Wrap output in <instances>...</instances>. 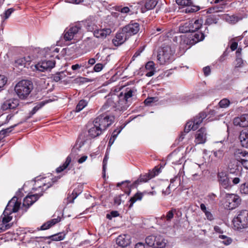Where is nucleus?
Segmentation results:
<instances>
[{
	"label": "nucleus",
	"instance_id": "6e6d98bb",
	"mask_svg": "<svg viewBox=\"0 0 248 248\" xmlns=\"http://www.w3.org/2000/svg\"><path fill=\"white\" fill-rule=\"evenodd\" d=\"M207 25H211L212 24H216L217 23V19L212 16H209L205 22Z\"/></svg>",
	"mask_w": 248,
	"mask_h": 248
},
{
	"label": "nucleus",
	"instance_id": "f3484780",
	"mask_svg": "<svg viewBox=\"0 0 248 248\" xmlns=\"http://www.w3.org/2000/svg\"><path fill=\"white\" fill-rule=\"evenodd\" d=\"M206 140V131L204 128L198 130L195 135V142L196 144H203Z\"/></svg>",
	"mask_w": 248,
	"mask_h": 248
},
{
	"label": "nucleus",
	"instance_id": "69168bd1",
	"mask_svg": "<svg viewBox=\"0 0 248 248\" xmlns=\"http://www.w3.org/2000/svg\"><path fill=\"white\" fill-rule=\"evenodd\" d=\"M242 117L243 118L244 123L243 124V125H246V127L248 126V114H244L242 115Z\"/></svg>",
	"mask_w": 248,
	"mask_h": 248
},
{
	"label": "nucleus",
	"instance_id": "39448f33",
	"mask_svg": "<svg viewBox=\"0 0 248 248\" xmlns=\"http://www.w3.org/2000/svg\"><path fill=\"white\" fill-rule=\"evenodd\" d=\"M233 227L235 230H241L248 228V210L238 211L232 220Z\"/></svg>",
	"mask_w": 248,
	"mask_h": 248
},
{
	"label": "nucleus",
	"instance_id": "ea45409f",
	"mask_svg": "<svg viewBox=\"0 0 248 248\" xmlns=\"http://www.w3.org/2000/svg\"><path fill=\"white\" fill-rule=\"evenodd\" d=\"M197 129V126L195 125V124L192 121H190L186 124L184 129V132L186 133H188L191 130H196Z\"/></svg>",
	"mask_w": 248,
	"mask_h": 248
},
{
	"label": "nucleus",
	"instance_id": "c9c22d12",
	"mask_svg": "<svg viewBox=\"0 0 248 248\" xmlns=\"http://www.w3.org/2000/svg\"><path fill=\"white\" fill-rule=\"evenodd\" d=\"M142 195L141 193H137L135 195L131 197L129 201V204L128 205L129 208L132 207L133 204L138 200H141Z\"/></svg>",
	"mask_w": 248,
	"mask_h": 248
},
{
	"label": "nucleus",
	"instance_id": "0eeeda50",
	"mask_svg": "<svg viewBox=\"0 0 248 248\" xmlns=\"http://www.w3.org/2000/svg\"><path fill=\"white\" fill-rule=\"evenodd\" d=\"M114 117L112 115H110L107 112L102 113L97 116L94 120L93 122L100 128L103 131H104L108 126H109L113 122Z\"/></svg>",
	"mask_w": 248,
	"mask_h": 248
},
{
	"label": "nucleus",
	"instance_id": "774afa93",
	"mask_svg": "<svg viewBox=\"0 0 248 248\" xmlns=\"http://www.w3.org/2000/svg\"><path fill=\"white\" fill-rule=\"evenodd\" d=\"M203 71L205 76H208L210 75L211 72L210 68L209 66H206L203 68Z\"/></svg>",
	"mask_w": 248,
	"mask_h": 248
},
{
	"label": "nucleus",
	"instance_id": "72a5a7b5",
	"mask_svg": "<svg viewBox=\"0 0 248 248\" xmlns=\"http://www.w3.org/2000/svg\"><path fill=\"white\" fill-rule=\"evenodd\" d=\"M71 162V157L69 155L67 157L65 162L62 166L57 168L56 172L59 173L66 169L69 165Z\"/></svg>",
	"mask_w": 248,
	"mask_h": 248
},
{
	"label": "nucleus",
	"instance_id": "ddd939ff",
	"mask_svg": "<svg viewBox=\"0 0 248 248\" xmlns=\"http://www.w3.org/2000/svg\"><path fill=\"white\" fill-rule=\"evenodd\" d=\"M140 30V25L138 23L131 21L130 23L125 26V41L127 36L136 34Z\"/></svg>",
	"mask_w": 248,
	"mask_h": 248
},
{
	"label": "nucleus",
	"instance_id": "393cba45",
	"mask_svg": "<svg viewBox=\"0 0 248 248\" xmlns=\"http://www.w3.org/2000/svg\"><path fill=\"white\" fill-rule=\"evenodd\" d=\"M222 18L226 22L230 24H234L237 23L239 20L241 19V18L235 15L230 16L229 15H224L222 16Z\"/></svg>",
	"mask_w": 248,
	"mask_h": 248
},
{
	"label": "nucleus",
	"instance_id": "2f4dec72",
	"mask_svg": "<svg viewBox=\"0 0 248 248\" xmlns=\"http://www.w3.org/2000/svg\"><path fill=\"white\" fill-rule=\"evenodd\" d=\"M48 71H50L55 65V61L54 60H45L40 61Z\"/></svg>",
	"mask_w": 248,
	"mask_h": 248
},
{
	"label": "nucleus",
	"instance_id": "b1692460",
	"mask_svg": "<svg viewBox=\"0 0 248 248\" xmlns=\"http://www.w3.org/2000/svg\"><path fill=\"white\" fill-rule=\"evenodd\" d=\"M157 3V0H147L144 5V7L141 9V12L144 13L147 10H151L154 8Z\"/></svg>",
	"mask_w": 248,
	"mask_h": 248
},
{
	"label": "nucleus",
	"instance_id": "473e14b6",
	"mask_svg": "<svg viewBox=\"0 0 248 248\" xmlns=\"http://www.w3.org/2000/svg\"><path fill=\"white\" fill-rule=\"evenodd\" d=\"M71 162V157L69 155L67 157L65 162L62 166L57 168L56 172L59 173L66 169L69 165Z\"/></svg>",
	"mask_w": 248,
	"mask_h": 248
},
{
	"label": "nucleus",
	"instance_id": "0e129e2a",
	"mask_svg": "<svg viewBox=\"0 0 248 248\" xmlns=\"http://www.w3.org/2000/svg\"><path fill=\"white\" fill-rule=\"evenodd\" d=\"M223 155V150L220 149L217 151L214 152V155H215V156H216L218 158H220V157H222Z\"/></svg>",
	"mask_w": 248,
	"mask_h": 248
},
{
	"label": "nucleus",
	"instance_id": "5fc2aeb1",
	"mask_svg": "<svg viewBox=\"0 0 248 248\" xmlns=\"http://www.w3.org/2000/svg\"><path fill=\"white\" fill-rule=\"evenodd\" d=\"M119 215L118 211H112L110 213L107 214L106 215V217L111 220L112 217H118Z\"/></svg>",
	"mask_w": 248,
	"mask_h": 248
},
{
	"label": "nucleus",
	"instance_id": "3c124183",
	"mask_svg": "<svg viewBox=\"0 0 248 248\" xmlns=\"http://www.w3.org/2000/svg\"><path fill=\"white\" fill-rule=\"evenodd\" d=\"M87 102L83 100L79 101L78 103L76 106V110L77 112H79L81 110L87 105Z\"/></svg>",
	"mask_w": 248,
	"mask_h": 248
},
{
	"label": "nucleus",
	"instance_id": "680f3d73",
	"mask_svg": "<svg viewBox=\"0 0 248 248\" xmlns=\"http://www.w3.org/2000/svg\"><path fill=\"white\" fill-rule=\"evenodd\" d=\"M156 100V98L155 97H148L144 100V102L146 105L149 106L150 105L151 103H153Z\"/></svg>",
	"mask_w": 248,
	"mask_h": 248
},
{
	"label": "nucleus",
	"instance_id": "8fccbe9b",
	"mask_svg": "<svg viewBox=\"0 0 248 248\" xmlns=\"http://www.w3.org/2000/svg\"><path fill=\"white\" fill-rule=\"evenodd\" d=\"M127 90L128 88L126 89V92L125 93V102L131 103L133 91L131 89Z\"/></svg>",
	"mask_w": 248,
	"mask_h": 248
},
{
	"label": "nucleus",
	"instance_id": "7ed1b4c3",
	"mask_svg": "<svg viewBox=\"0 0 248 248\" xmlns=\"http://www.w3.org/2000/svg\"><path fill=\"white\" fill-rule=\"evenodd\" d=\"M158 173V170L154 169L147 173L140 175V178L137 180H136L132 183L128 180L125 181V193L129 195L131 192V190L137 187L140 183L147 182L148 180L154 178Z\"/></svg>",
	"mask_w": 248,
	"mask_h": 248
},
{
	"label": "nucleus",
	"instance_id": "79ce46f5",
	"mask_svg": "<svg viewBox=\"0 0 248 248\" xmlns=\"http://www.w3.org/2000/svg\"><path fill=\"white\" fill-rule=\"evenodd\" d=\"M219 238L220 239L221 242L225 245H229L232 242V239L230 237L224 235H219Z\"/></svg>",
	"mask_w": 248,
	"mask_h": 248
},
{
	"label": "nucleus",
	"instance_id": "09e8293b",
	"mask_svg": "<svg viewBox=\"0 0 248 248\" xmlns=\"http://www.w3.org/2000/svg\"><path fill=\"white\" fill-rule=\"evenodd\" d=\"M137 13V9L133 5H130L129 7L125 6V13H128L130 15Z\"/></svg>",
	"mask_w": 248,
	"mask_h": 248
},
{
	"label": "nucleus",
	"instance_id": "dca6fc26",
	"mask_svg": "<svg viewBox=\"0 0 248 248\" xmlns=\"http://www.w3.org/2000/svg\"><path fill=\"white\" fill-rule=\"evenodd\" d=\"M218 177L219 184L223 188L229 189L232 187L231 181L225 172L218 173Z\"/></svg>",
	"mask_w": 248,
	"mask_h": 248
},
{
	"label": "nucleus",
	"instance_id": "4be33fe9",
	"mask_svg": "<svg viewBox=\"0 0 248 248\" xmlns=\"http://www.w3.org/2000/svg\"><path fill=\"white\" fill-rule=\"evenodd\" d=\"M154 248H163L165 247L167 241L160 235H155Z\"/></svg>",
	"mask_w": 248,
	"mask_h": 248
},
{
	"label": "nucleus",
	"instance_id": "e2e57ef3",
	"mask_svg": "<svg viewBox=\"0 0 248 248\" xmlns=\"http://www.w3.org/2000/svg\"><path fill=\"white\" fill-rule=\"evenodd\" d=\"M104 65L101 63H98L95 65L93 69L95 72H100L103 68Z\"/></svg>",
	"mask_w": 248,
	"mask_h": 248
},
{
	"label": "nucleus",
	"instance_id": "f8f14e48",
	"mask_svg": "<svg viewBox=\"0 0 248 248\" xmlns=\"http://www.w3.org/2000/svg\"><path fill=\"white\" fill-rule=\"evenodd\" d=\"M88 129V136L91 138H95L101 135L103 131L101 128L97 126V125L93 122L92 123L88 124L87 126Z\"/></svg>",
	"mask_w": 248,
	"mask_h": 248
},
{
	"label": "nucleus",
	"instance_id": "bf43d9fd",
	"mask_svg": "<svg viewBox=\"0 0 248 248\" xmlns=\"http://www.w3.org/2000/svg\"><path fill=\"white\" fill-rule=\"evenodd\" d=\"M243 64V60L241 57H236L235 60V67H240L242 66Z\"/></svg>",
	"mask_w": 248,
	"mask_h": 248
},
{
	"label": "nucleus",
	"instance_id": "f704fd0d",
	"mask_svg": "<svg viewBox=\"0 0 248 248\" xmlns=\"http://www.w3.org/2000/svg\"><path fill=\"white\" fill-rule=\"evenodd\" d=\"M58 178H53L51 179L50 182H48L47 183H43V186H39L37 188H34L35 190H37L38 189H41L42 190L45 189L46 190L48 188L52 186L54 183L56 182L58 180Z\"/></svg>",
	"mask_w": 248,
	"mask_h": 248
},
{
	"label": "nucleus",
	"instance_id": "c03bdc74",
	"mask_svg": "<svg viewBox=\"0 0 248 248\" xmlns=\"http://www.w3.org/2000/svg\"><path fill=\"white\" fill-rule=\"evenodd\" d=\"M45 103L44 102H41L35 106L32 109L29 113V118L31 117L33 114H34L40 108L44 106Z\"/></svg>",
	"mask_w": 248,
	"mask_h": 248
},
{
	"label": "nucleus",
	"instance_id": "7c9ffc66",
	"mask_svg": "<svg viewBox=\"0 0 248 248\" xmlns=\"http://www.w3.org/2000/svg\"><path fill=\"white\" fill-rule=\"evenodd\" d=\"M10 215L11 214H9L7 215H6V214L4 215V211L3 212L2 214V220L1 222H0V227H1L2 226H3L4 227V226L7 225H9V229L12 227L13 223H8L12 219V217L10 216Z\"/></svg>",
	"mask_w": 248,
	"mask_h": 248
},
{
	"label": "nucleus",
	"instance_id": "052dcab7",
	"mask_svg": "<svg viewBox=\"0 0 248 248\" xmlns=\"http://www.w3.org/2000/svg\"><path fill=\"white\" fill-rule=\"evenodd\" d=\"M43 195V193H36L33 195H30L31 199L34 203L40 197Z\"/></svg>",
	"mask_w": 248,
	"mask_h": 248
},
{
	"label": "nucleus",
	"instance_id": "49530a36",
	"mask_svg": "<svg viewBox=\"0 0 248 248\" xmlns=\"http://www.w3.org/2000/svg\"><path fill=\"white\" fill-rule=\"evenodd\" d=\"M244 123V119L242 115H241L240 117L235 118L233 120V124L236 126L245 127H246V125H243Z\"/></svg>",
	"mask_w": 248,
	"mask_h": 248
},
{
	"label": "nucleus",
	"instance_id": "9d476101",
	"mask_svg": "<svg viewBox=\"0 0 248 248\" xmlns=\"http://www.w3.org/2000/svg\"><path fill=\"white\" fill-rule=\"evenodd\" d=\"M234 156L236 159L246 169L248 170V152L241 149L235 150Z\"/></svg>",
	"mask_w": 248,
	"mask_h": 248
},
{
	"label": "nucleus",
	"instance_id": "2eb2a0df",
	"mask_svg": "<svg viewBox=\"0 0 248 248\" xmlns=\"http://www.w3.org/2000/svg\"><path fill=\"white\" fill-rule=\"evenodd\" d=\"M19 105V101L17 99L12 98L5 101L1 106V109L6 111L14 109Z\"/></svg>",
	"mask_w": 248,
	"mask_h": 248
},
{
	"label": "nucleus",
	"instance_id": "aec40b11",
	"mask_svg": "<svg viewBox=\"0 0 248 248\" xmlns=\"http://www.w3.org/2000/svg\"><path fill=\"white\" fill-rule=\"evenodd\" d=\"M239 140L241 145L246 148H248V130H242L239 135Z\"/></svg>",
	"mask_w": 248,
	"mask_h": 248
},
{
	"label": "nucleus",
	"instance_id": "c85d7f7f",
	"mask_svg": "<svg viewBox=\"0 0 248 248\" xmlns=\"http://www.w3.org/2000/svg\"><path fill=\"white\" fill-rule=\"evenodd\" d=\"M33 204V202L30 195L27 196L23 200L21 209L24 210V212H26L27 209Z\"/></svg>",
	"mask_w": 248,
	"mask_h": 248
},
{
	"label": "nucleus",
	"instance_id": "20e7f679",
	"mask_svg": "<svg viewBox=\"0 0 248 248\" xmlns=\"http://www.w3.org/2000/svg\"><path fill=\"white\" fill-rule=\"evenodd\" d=\"M33 89V85L31 81L29 80H22L18 82L15 87V91L22 100L26 99Z\"/></svg>",
	"mask_w": 248,
	"mask_h": 248
},
{
	"label": "nucleus",
	"instance_id": "6e6552de",
	"mask_svg": "<svg viewBox=\"0 0 248 248\" xmlns=\"http://www.w3.org/2000/svg\"><path fill=\"white\" fill-rule=\"evenodd\" d=\"M241 200L239 196L234 194L226 193L224 197V205L229 210H233L241 203Z\"/></svg>",
	"mask_w": 248,
	"mask_h": 248
},
{
	"label": "nucleus",
	"instance_id": "a18cd8bd",
	"mask_svg": "<svg viewBox=\"0 0 248 248\" xmlns=\"http://www.w3.org/2000/svg\"><path fill=\"white\" fill-rule=\"evenodd\" d=\"M33 71L41 72H45L48 71L47 70L44 66V65L41 62H38L37 64H36L34 65V68L33 69Z\"/></svg>",
	"mask_w": 248,
	"mask_h": 248
},
{
	"label": "nucleus",
	"instance_id": "c756f323",
	"mask_svg": "<svg viewBox=\"0 0 248 248\" xmlns=\"http://www.w3.org/2000/svg\"><path fill=\"white\" fill-rule=\"evenodd\" d=\"M31 62L30 57H23L17 59L15 61L14 65L16 67L23 66L25 67L27 62Z\"/></svg>",
	"mask_w": 248,
	"mask_h": 248
},
{
	"label": "nucleus",
	"instance_id": "f03ea898",
	"mask_svg": "<svg viewBox=\"0 0 248 248\" xmlns=\"http://www.w3.org/2000/svg\"><path fill=\"white\" fill-rule=\"evenodd\" d=\"M124 81H122L113 90V94L115 96L112 99L108 98L102 107V109L107 112L111 109L117 108V109L123 110L124 108Z\"/></svg>",
	"mask_w": 248,
	"mask_h": 248
},
{
	"label": "nucleus",
	"instance_id": "e433bc0d",
	"mask_svg": "<svg viewBox=\"0 0 248 248\" xmlns=\"http://www.w3.org/2000/svg\"><path fill=\"white\" fill-rule=\"evenodd\" d=\"M115 248H124V235H120L116 239V245Z\"/></svg>",
	"mask_w": 248,
	"mask_h": 248
},
{
	"label": "nucleus",
	"instance_id": "de8ad7c7",
	"mask_svg": "<svg viewBox=\"0 0 248 248\" xmlns=\"http://www.w3.org/2000/svg\"><path fill=\"white\" fill-rule=\"evenodd\" d=\"M189 21L186 22L184 25H181L179 27V31L183 32H191V30L189 28Z\"/></svg>",
	"mask_w": 248,
	"mask_h": 248
},
{
	"label": "nucleus",
	"instance_id": "a211bd4d",
	"mask_svg": "<svg viewBox=\"0 0 248 248\" xmlns=\"http://www.w3.org/2000/svg\"><path fill=\"white\" fill-rule=\"evenodd\" d=\"M93 32L94 36L100 39H104L111 32V30L110 28L99 29L96 28Z\"/></svg>",
	"mask_w": 248,
	"mask_h": 248
},
{
	"label": "nucleus",
	"instance_id": "4468645a",
	"mask_svg": "<svg viewBox=\"0 0 248 248\" xmlns=\"http://www.w3.org/2000/svg\"><path fill=\"white\" fill-rule=\"evenodd\" d=\"M81 30L80 27L76 25L66 29L63 33V38L65 41H71Z\"/></svg>",
	"mask_w": 248,
	"mask_h": 248
},
{
	"label": "nucleus",
	"instance_id": "9b49d317",
	"mask_svg": "<svg viewBox=\"0 0 248 248\" xmlns=\"http://www.w3.org/2000/svg\"><path fill=\"white\" fill-rule=\"evenodd\" d=\"M176 2L182 7L186 8L185 10L186 13H194L200 10V7L194 5L191 0H176Z\"/></svg>",
	"mask_w": 248,
	"mask_h": 248
},
{
	"label": "nucleus",
	"instance_id": "5701e85b",
	"mask_svg": "<svg viewBox=\"0 0 248 248\" xmlns=\"http://www.w3.org/2000/svg\"><path fill=\"white\" fill-rule=\"evenodd\" d=\"M145 69L147 71L146 76L148 77L153 76L155 73V63L153 61L147 62L145 65Z\"/></svg>",
	"mask_w": 248,
	"mask_h": 248
},
{
	"label": "nucleus",
	"instance_id": "bb28decb",
	"mask_svg": "<svg viewBox=\"0 0 248 248\" xmlns=\"http://www.w3.org/2000/svg\"><path fill=\"white\" fill-rule=\"evenodd\" d=\"M124 33L121 32L117 33L115 37L112 40V43L115 46H119L122 45L124 43L123 37Z\"/></svg>",
	"mask_w": 248,
	"mask_h": 248
},
{
	"label": "nucleus",
	"instance_id": "603ef678",
	"mask_svg": "<svg viewBox=\"0 0 248 248\" xmlns=\"http://www.w3.org/2000/svg\"><path fill=\"white\" fill-rule=\"evenodd\" d=\"M240 192L242 194H248V182L245 183L241 185Z\"/></svg>",
	"mask_w": 248,
	"mask_h": 248
},
{
	"label": "nucleus",
	"instance_id": "f257e3e1",
	"mask_svg": "<svg viewBox=\"0 0 248 248\" xmlns=\"http://www.w3.org/2000/svg\"><path fill=\"white\" fill-rule=\"evenodd\" d=\"M191 33L181 36V44L186 45L189 48L198 42L202 41L204 38V34L201 32H195L202 25L201 19H191L189 21Z\"/></svg>",
	"mask_w": 248,
	"mask_h": 248
},
{
	"label": "nucleus",
	"instance_id": "4d7b16f0",
	"mask_svg": "<svg viewBox=\"0 0 248 248\" xmlns=\"http://www.w3.org/2000/svg\"><path fill=\"white\" fill-rule=\"evenodd\" d=\"M15 11V9L13 8H9L7 9L5 12H4V16L3 17V19H7L9 18V17L10 16L11 14Z\"/></svg>",
	"mask_w": 248,
	"mask_h": 248
},
{
	"label": "nucleus",
	"instance_id": "6ab92c4d",
	"mask_svg": "<svg viewBox=\"0 0 248 248\" xmlns=\"http://www.w3.org/2000/svg\"><path fill=\"white\" fill-rule=\"evenodd\" d=\"M85 26L88 31L92 32L98 28L97 21L93 16H90L86 20Z\"/></svg>",
	"mask_w": 248,
	"mask_h": 248
},
{
	"label": "nucleus",
	"instance_id": "a878e982",
	"mask_svg": "<svg viewBox=\"0 0 248 248\" xmlns=\"http://www.w3.org/2000/svg\"><path fill=\"white\" fill-rule=\"evenodd\" d=\"M207 116L206 114L204 112H200L197 115L194 117V120L192 121L195 124V125L197 126V128H199L200 124L202 123L203 120L205 119Z\"/></svg>",
	"mask_w": 248,
	"mask_h": 248
},
{
	"label": "nucleus",
	"instance_id": "58836bf2",
	"mask_svg": "<svg viewBox=\"0 0 248 248\" xmlns=\"http://www.w3.org/2000/svg\"><path fill=\"white\" fill-rule=\"evenodd\" d=\"M197 129V126L195 125V124L192 121H190L186 124L184 129V132L186 133H188L191 130H196Z\"/></svg>",
	"mask_w": 248,
	"mask_h": 248
},
{
	"label": "nucleus",
	"instance_id": "1a4fd4ad",
	"mask_svg": "<svg viewBox=\"0 0 248 248\" xmlns=\"http://www.w3.org/2000/svg\"><path fill=\"white\" fill-rule=\"evenodd\" d=\"M20 206V202L17 201L16 197H14L8 203L5 210L4 215L11 214L17 212Z\"/></svg>",
	"mask_w": 248,
	"mask_h": 248
},
{
	"label": "nucleus",
	"instance_id": "a19ab883",
	"mask_svg": "<svg viewBox=\"0 0 248 248\" xmlns=\"http://www.w3.org/2000/svg\"><path fill=\"white\" fill-rule=\"evenodd\" d=\"M65 77L66 75L64 74V72H61L53 75L51 78L53 80L55 81V82H58L65 78Z\"/></svg>",
	"mask_w": 248,
	"mask_h": 248
},
{
	"label": "nucleus",
	"instance_id": "4c0bfd02",
	"mask_svg": "<svg viewBox=\"0 0 248 248\" xmlns=\"http://www.w3.org/2000/svg\"><path fill=\"white\" fill-rule=\"evenodd\" d=\"M65 234L63 233H58L54 235L49 236L46 238L50 239L52 241H61L64 239Z\"/></svg>",
	"mask_w": 248,
	"mask_h": 248
},
{
	"label": "nucleus",
	"instance_id": "cd10ccee",
	"mask_svg": "<svg viewBox=\"0 0 248 248\" xmlns=\"http://www.w3.org/2000/svg\"><path fill=\"white\" fill-rule=\"evenodd\" d=\"M60 221V219L59 218H54L49 221L45 223L43 225L41 226L40 230H45L50 228L51 227L58 223Z\"/></svg>",
	"mask_w": 248,
	"mask_h": 248
},
{
	"label": "nucleus",
	"instance_id": "412c9836",
	"mask_svg": "<svg viewBox=\"0 0 248 248\" xmlns=\"http://www.w3.org/2000/svg\"><path fill=\"white\" fill-rule=\"evenodd\" d=\"M82 190L80 187L76 188L73 190L72 193H68L66 200V204L73 203L74 200L81 193Z\"/></svg>",
	"mask_w": 248,
	"mask_h": 248
},
{
	"label": "nucleus",
	"instance_id": "864d4df0",
	"mask_svg": "<svg viewBox=\"0 0 248 248\" xmlns=\"http://www.w3.org/2000/svg\"><path fill=\"white\" fill-rule=\"evenodd\" d=\"M230 104V101L226 98L222 99L219 102V106L222 108H226L228 107L229 106Z\"/></svg>",
	"mask_w": 248,
	"mask_h": 248
},
{
	"label": "nucleus",
	"instance_id": "338daca9",
	"mask_svg": "<svg viewBox=\"0 0 248 248\" xmlns=\"http://www.w3.org/2000/svg\"><path fill=\"white\" fill-rule=\"evenodd\" d=\"M123 129V127L122 126H121V127H120L119 128H117L116 129H115L113 133H112V137L113 138H116V137H117V136L118 135V134H119L120 133V132L122 131Z\"/></svg>",
	"mask_w": 248,
	"mask_h": 248
},
{
	"label": "nucleus",
	"instance_id": "13d9d810",
	"mask_svg": "<svg viewBox=\"0 0 248 248\" xmlns=\"http://www.w3.org/2000/svg\"><path fill=\"white\" fill-rule=\"evenodd\" d=\"M7 82V78L4 75H0V89L3 87Z\"/></svg>",
	"mask_w": 248,
	"mask_h": 248
},
{
	"label": "nucleus",
	"instance_id": "423d86ee",
	"mask_svg": "<svg viewBox=\"0 0 248 248\" xmlns=\"http://www.w3.org/2000/svg\"><path fill=\"white\" fill-rule=\"evenodd\" d=\"M174 50L169 46L162 47L157 56V60L160 64H166L171 62L174 59L173 55Z\"/></svg>",
	"mask_w": 248,
	"mask_h": 248
},
{
	"label": "nucleus",
	"instance_id": "37998d69",
	"mask_svg": "<svg viewBox=\"0 0 248 248\" xmlns=\"http://www.w3.org/2000/svg\"><path fill=\"white\" fill-rule=\"evenodd\" d=\"M155 235H150L147 236L145 239V243L149 247L154 248L155 240Z\"/></svg>",
	"mask_w": 248,
	"mask_h": 248
}]
</instances>
